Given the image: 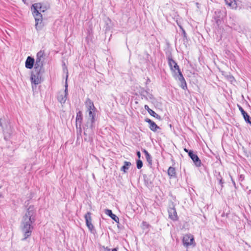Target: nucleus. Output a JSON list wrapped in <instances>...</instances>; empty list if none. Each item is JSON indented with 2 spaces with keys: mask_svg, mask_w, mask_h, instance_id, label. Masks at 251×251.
Segmentation results:
<instances>
[{
  "mask_svg": "<svg viewBox=\"0 0 251 251\" xmlns=\"http://www.w3.org/2000/svg\"><path fill=\"white\" fill-rule=\"evenodd\" d=\"M219 183H220V184H221L222 185V184H223V181H222V179H220L219 180Z\"/></svg>",
  "mask_w": 251,
  "mask_h": 251,
  "instance_id": "33",
  "label": "nucleus"
},
{
  "mask_svg": "<svg viewBox=\"0 0 251 251\" xmlns=\"http://www.w3.org/2000/svg\"><path fill=\"white\" fill-rule=\"evenodd\" d=\"M136 165L137 168L140 169L143 166V162L140 159H138L137 160Z\"/></svg>",
  "mask_w": 251,
  "mask_h": 251,
  "instance_id": "26",
  "label": "nucleus"
},
{
  "mask_svg": "<svg viewBox=\"0 0 251 251\" xmlns=\"http://www.w3.org/2000/svg\"><path fill=\"white\" fill-rule=\"evenodd\" d=\"M143 152L144 153L146 159L149 164V166L150 167H151L152 164V157L151 155L149 154V153L148 152V151L146 150H144L143 151Z\"/></svg>",
  "mask_w": 251,
  "mask_h": 251,
  "instance_id": "21",
  "label": "nucleus"
},
{
  "mask_svg": "<svg viewBox=\"0 0 251 251\" xmlns=\"http://www.w3.org/2000/svg\"><path fill=\"white\" fill-rule=\"evenodd\" d=\"M131 164L130 162L125 161L124 165L121 167V171H123L124 173L127 172V170L129 169V168L131 166Z\"/></svg>",
  "mask_w": 251,
  "mask_h": 251,
  "instance_id": "22",
  "label": "nucleus"
},
{
  "mask_svg": "<svg viewBox=\"0 0 251 251\" xmlns=\"http://www.w3.org/2000/svg\"><path fill=\"white\" fill-rule=\"evenodd\" d=\"M86 221V224L89 230L92 233L95 231V228L93 225L92 223L91 213L90 212H88L84 216Z\"/></svg>",
  "mask_w": 251,
  "mask_h": 251,
  "instance_id": "8",
  "label": "nucleus"
},
{
  "mask_svg": "<svg viewBox=\"0 0 251 251\" xmlns=\"http://www.w3.org/2000/svg\"><path fill=\"white\" fill-rule=\"evenodd\" d=\"M36 210L33 206H30L23 216L21 225L33 226L36 221Z\"/></svg>",
  "mask_w": 251,
  "mask_h": 251,
  "instance_id": "1",
  "label": "nucleus"
},
{
  "mask_svg": "<svg viewBox=\"0 0 251 251\" xmlns=\"http://www.w3.org/2000/svg\"><path fill=\"white\" fill-rule=\"evenodd\" d=\"M226 4L228 5L231 6L232 3L234 2V0H225Z\"/></svg>",
  "mask_w": 251,
  "mask_h": 251,
  "instance_id": "28",
  "label": "nucleus"
},
{
  "mask_svg": "<svg viewBox=\"0 0 251 251\" xmlns=\"http://www.w3.org/2000/svg\"><path fill=\"white\" fill-rule=\"evenodd\" d=\"M145 121L150 125L149 127L151 130L156 131L157 129H160V127L151 120L147 118L145 119Z\"/></svg>",
  "mask_w": 251,
  "mask_h": 251,
  "instance_id": "16",
  "label": "nucleus"
},
{
  "mask_svg": "<svg viewBox=\"0 0 251 251\" xmlns=\"http://www.w3.org/2000/svg\"><path fill=\"white\" fill-rule=\"evenodd\" d=\"M239 106V109L240 110L242 114L243 115L244 120H245V121L247 123L250 124L251 126V118L248 114V113L244 111V110L241 106Z\"/></svg>",
  "mask_w": 251,
  "mask_h": 251,
  "instance_id": "17",
  "label": "nucleus"
},
{
  "mask_svg": "<svg viewBox=\"0 0 251 251\" xmlns=\"http://www.w3.org/2000/svg\"><path fill=\"white\" fill-rule=\"evenodd\" d=\"M177 73H178L177 78H178V80L180 82L185 80V79H184L180 70H179L177 71Z\"/></svg>",
  "mask_w": 251,
  "mask_h": 251,
  "instance_id": "24",
  "label": "nucleus"
},
{
  "mask_svg": "<svg viewBox=\"0 0 251 251\" xmlns=\"http://www.w3.org/2000/svg\"><path fill=\"white\" fill-rule=\"evenodd\" d=\"M82 113L79 111L76 113V127L79 128L80 130H81V124L82 122Z\"/></svg>",
  "mask_w": 251,
  "mask_h": 251,
  "instance_id": "13",
  "label": "nucleus"
},
{
  "mask_svg": "<svg viewBox=\"0 0 251 251\" xmlns=\"http://www.w3.org/2000/svg\"><path fill=\"white\" fill-rule=\"evenodd\" d=\"M141 95L147 100H152L154 99L153 95L147 90L142 91Z\"/></svg>",
  "mask_w": 251,
  "mask_h": 251,
  "instance_id": "20",
  "label": "nucleus"
},
{
  "mask_svg": "<svg viewBox=\"0 0 251 251\" xmlns=\"http://www.w3.org/2000/svg\"><path fill=\"white\" fill-rule=\"evenodd\" d=\"M189 156L192 159L194 163L197 167H200L201 165V161L198 155L194 153L192 151H189Z\"/></svg>",
  "mask_w": 251,
  "mask_h": 251,
  "instance_id": "10",
  "label": "nucleus"
},
{
  "mask_svg": "<svg viewBox=\"0 0 251 251\" xmlns=\"http://www.w3.org/2000/svg\"><path fill=\"white\" fill-rule=\"evenodd\" d=\"M35 63V60L33 57L28 56L25 62V66L27 69H31L33 68Z\"/></svg>",
  "mask_w": 251,
  "mask_h": 251,
  "instance_id": "15",
  "label": "nucleus"
},
{
  "mask_svg": "<svg viewBox=\"0 0 251 251\" xmlns=\"http://www.w3.org/2000/svg\"><path fill=\"white\" fill-rule=\"evenodd\" d=\"M68 75H66V84H65V90L64 92H60L58 93L57 96V99L61 103H64L67 100V80L68 78Z\"/></svg>",
  "mask_w": 251,
  "mask_h": 251,
  "instance_id": "7",
  "label": "nucleus"
},
{
  "mask_svg": "<svg viewBox=\"0 0 251 251\" xmlns=\"http://www.w3.org/2000/svg\"><path fill=\"white\" fill-rule=\"evenodd\" d=\"M2 197V194L0 193V198Z\"/></svg>",
  "mask_w": 251,
  "mask_h": 251,
  "instance_id": "36",
  "label": "nucleus"
},
{
  "mask_svg": "<svg viewBox=\"0 0 251 251\" xmlns=\"http://www.w3.org/2000/svg\"><path fill=\"white\" fill-rule=\"evenodd\" d=\"M21 229L24 236L23 240H25L31 236L33 229V226L31 225H21Z\"/></svg>",
  "mask_w": 251,
  "mask_h": 251,
  "instance_id": "6",
  "label": "nucleus"
},
{
  "mask_svg": "<svg viewBox=\"0 0 251 251\" xmlns=\"http://www.w3.org/2000/svg\"><path fill=\"white\" fill-rule=\"evenodd\" d=\"M43 72V69L34 67L30 77L31 83L35 85L40 84L42 81V74Z\"/></svg>",
  "mask_w": 251,
  "mask_h": 251,
  "instance_id": "2",
  "label": "nucleus"
},
{
  "mask_svg": "<svg viewBox=\"0 0 251 251\" xmlns=\"http://www.w3.org/2000/svg\"><path fill=\"white\" fill-rule=\"evenodd\" d=\"M149 114L154 117V118H156V119H159V120H161V117L158 115L157 114H156L154 111H153L152 110H151V111L150 112Z\"/></svg>",
  "mask_w": 251,
  "mask_h": 251,
  "instance_id": "25",
  "label": "nucleus"
},
{
  "mask_svg": "<svg viewBox=\"0 0 251 251\" xmlns=\"http://www.w3.org/2000/svg\"><path fill=\"white\" fill-rule=\"evenodd\" d=\"M183 244L185 247L194 245V239L191 234H187L183 236L182 239Z\"/></svg>",
  "mask_w": 251,
  "mask_h": 251,
  "instance_id": "9",
  "label": "nucleus"
},
{
  "mask_svg": "<svg viewBox=\"0 0 251 251\" xmlns=\"http://www.w3.org/2000/svg\"><path fill=\"white\" fill-rule=\"evenodd\" d=\"M44 56L45 53L43 50H40L37 53L34 67L43 69Z\"/></svg>",
  "mask_w": 251,
  "mask_h": 251,
  "instance_id": "4",
  "label": "nucleus"
},
{
  "mask_svg": "<svg viewBox=\"0 0 251 251\" xmlns=\"http://www.w3.org/2000/svg\"><path fill=\"white\" fill-rule=\"evenodd\" d=\"M105 213L108 215L115 222L118 223L119 222V218L115 214H113L112 211L109 209H105Z\"/></svg>",
  "mask_w": 251,
  "mask_h": 251,
  "instance_id": "18",
  "label": "nucleus"
},
{
  "mask_svg": "<svg viewBox=\"0 0 251 251\" xmlns=\"http://www.w3.org/2000/svg\"><path fill=\"white\" fill-rule=\"evenodd\" d=\"M32 13L36 21L35 28L37 30H40L42 27V15L40 12L36 10V9H33Z\"/></svg>",
  "mask_w": 251,
  "mask_h": 251,
  "instance_id": "5",
  "label": "nucleus"
},
{
  "mask_svg": "<svg viewBox=\"0 0 251 251\" xmlns=\"http://www.w3.org/2000/svg\"><path fill=\"white\" fill-rule=\"evenodd\" d=\"M181 87L185 90L187 88V84H186V82L185 81V80L183 81H181Z\"/></svg>",
  "mask_w": 251,
  "mask_h": 251,
  "instance_id": "27",
  "label": "nucleus"
},
{
  "mask_svg": "<svg viewBox=\"0 0 251 251\" xmlns=\"http://www.w3.org/2000/svg\"><path fill=\"white\" fill-rule=\"evenodd\" d=\"M4 133H7L9 134V136L12 134V129H11V126H9V129L6 131V130H3Z\"/></svg>",
  "mask_w": 251,
  "mask_h": 251,
  "instance_id": "30",
  "label": "nucleus"
},
{
  "mask_svg": "<svg viewBox=\"0 0 251 251\" xmlns=\"http://www.w3.org/2000/svg\"><path fill=\"white\" fill-rule=\"evenodd\" d=\"M96 110H94L93 111H89L88 112L89 114V119L90 121V122H87L86 126L87 127L85 128H84V134H86L87 133L89 134L93 133V129L94 128V123L95 122V116H96Z\"/></svg>",
  "mask_w": 251,
  "mask_h": 251,
  "instance_id": "3",
  "label": "nucleus"
},
{
  "mask_svg": "<svg viewBox=\"0 0 251 251\" xmlns=\"http://www.w3.org/2000/svg\"><path fill=\"white\" fill-rule=\"evenodd\" d=\"M168 174L170 177H175L176 176V172L175 168L170 167L168 170Z\"/></svg>",
  "mask_w": 251,
  "mask_h": 251,
  "instance_id": "23",
  "label": "nucleus"
},
{
  "mask_svg": "<svg viewBox=\"0 0 251 251\" xmlns=\"http://www.w3.org/2000/svg\"><path fill=\"white\" fill-rule=\"evenodd\" d=\"M137 155L138 156V157L140 158V157H141V153L139 151H137Z\"/></svg>",
  "mask_w": 251,
  "mask_h": 251,
  "instance_id": "32",
  "label": "nucleus"
},
{
  "mask_svg": "<svg viewBox=\"0 0 251 251\" xmlns=\"http://www.w3.org/2000/svg\"><path fill=\"white\" fill-rule=\"evenodd\" d=\"M178 26L182 31V34H183L184 37L186 38V33L185 30L183 29V28L182 27V26L181 25H178Z\"/></svg>",
  "mask_w": 251,
  "mask_h": 251,
  "instance_id": "29",
  "label": "nucleus"
},
{
  "mask_svg": "<svg viewBox=\"0 0 251 251\" xmlns=\"http://www.w3.org/2000/svg\"><path fill=\"white\" fill-rule=\"evenodd\" d=\"M111 251H117L116 248L113 249Z\"/></svg>",
  "mask_w": 251,
  "mask_h": 251,
  "instance_id": "35",
  "label": "nucleus"
},
{
  "mask_svg": "<svg viewBox=\"0 0 251 251\" xmlns=\"http://www.w3.org/2000/svg\"><path fill=\"white\" fill-rule=\"evenodd\" d=\"M169 217L173 221H176L178 219L177 213L174 207H170L168 209Z\"/></svg>",
  "mask_w": 251,
  "mask_h": 251,
  "instance_id": "14",
  "label": "nucleus"
},
{
  "mask_svg": "<svg viewBox=\"0 0 251 251\" xmlns=\"http://www.w3.org/2000/svg\"><path fill=\"white\" fill-rule=\"evenodd\" d=\"M168 63L171 70L173 72H176L179 70V68L176 62L172 58H168Z\"/></svg>",
  "mask_w": 251,
  "mask_h": 251,
  "instance_id": "11",
  "label": "nucleus"
},
{
  "mask_svg": "<svg viewBox=\"0 0 251 251\" xmlns=\"http://www.w3.org/2000/svg\"><path fill=\"white\" fill-rule=\"evenodd\" d=\"M85 104L87 108V111H93L96 110V108L95 107L93 102L89 99L87 98L85 102Z\"/></svg>",
  "mask_w": 251,
  "mask_h": 251,
  "instance_id": "12",
  "label": "nucleus"
},
{
  "mask_svg": "<svg viewBox=\"0 0 251 251\" xmlns=\"http://www.w3.org/2000/svg\"><path fill=\"white\" fill-rule=\"evenodd\" d=\"M184 151H185V152H188V153H189V151H188L187 149H185V148L184 149Z\"/></svg>",
  "mask_w": 251,
  "mask_h": 251,
  "instance_id": "34",
  "label": "nucleus"
},
{
  "mask_svg": "<svg viewBox=\"0 0 251 251\" xmlns=\"http://www.w3.org/2000/svg\"><path fill=\"white\" fill-rule=\"evenodd\" d=\"M144 107H145V109L148 111V112H149V113H150V111H151V109H150V108H149V106H148V105H145V106H144Z\"/></svg>",
  "mask_w": 251,
  "mask_h": 251,
  "instance_id": "31",
  "label": "nucleus"
},
{
  "mask_svg": "<svg viewBox=\"0 0 251 251\" xmlns=\"http://www.w3.org/2000/svg\"><path fill=\"white\" fill-rule=\"evenodd\" d=\"M32 8L35 10L36 9V10L39 11V12H44L46 10V7H43L41 3H37L32 5L31 9Z\"/></svg>",
  "mask_w": 251,
  "mask_h": 251,
  "instance_id": "19",
  "label": "nucleus"
}]
</instances>
